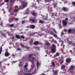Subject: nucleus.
<instances>
[{
  "instance_id": "6",
  "label": "nucleus",
  "mask_w": 75,
  "mask_h": 75,
  "mask_svg": "<svg viewBox=\"0 0 75 75\" xmlns=\"http://www.w3.org/2000/svg\"><path fill=\"white\" fill-rule=\"evenodd\" d=\"M34 59H35L34 57H32V60H30L32 62V64L31 65L32 68H33L34 67Z\"/></svg>"
},
{
  "instance_id": "54",
  "label": "nucleus",
  "mask_w": 75,
  "mask_h": 75,
  "mask_svg": "<svg viewBox=\"0 0 75 75\" xmlns=\"http://www.w3.org/2000/svg\"><path fill=\"white\" fill-rule=\"evenodd\" d=\"M25 57H23V59H25Z\"/></svg>"
},
{
  "instance_id": "13",
  "label": "nucleus",
  "mask_w": 75,
  "mask_h": 75,
  "mask_svg": "<svg viewBox=\"0 0 75 75\" xmlns=\"http://www.w3.org/2000/svg\"><path fill=\"white\" fill-rule=\"evenodd\" d=\"M39 44V42L38 41H35L34 42V44L35 45H37Z\"/></svg>"
},
{
  "instance_id": "49",
  "label": "nucleus",
  "mask_w": 75,
  "mask_h": 75,
  "mask_svg": "<svg viewBox=\"0 0 75 75\" xmlns=\"http://www.w3.org/2000/svg\"><path fill=\"white\" fill-rule=\"evenodd\" d=\"M64 31H65V32H67V30L66 29H64Z\"/></svg>"
},
{
  "instance_id": "37",
  "label": "nucleus",
  "mask_w": 75,
  "mask_h": 75,
  "mask_svg": "<svg viewBox=\"0 0 75 75\" xmlns=\"http://www.w3.org/2000/svg\"><path fill=\"white\" fill-rule=\"evenodd\" d=\"M53 36L54 37H57V35L55 34L54 33L53 34Z\"/></svg>"
},
{
  "instance_id": "24",
  "label": "nucleus",
  "mask_w": 75,
  "mask_h": 75,
  "mask_svg": "<svg viewBox=\"0 0 75 75\" xmlns=\"http://www.w3.org/2000/svg\"><path fill=\"white\" fill-rule=\"evenodd\" d=\"M45 44L46 45H47V46H50V44L48 42H46L45 43Z\"/></svg>"
},
{
  "instance_id": "27",
  "label": "nucleus",
  "mask_w": 75,
  "mask_h": 75,
  "mask_svg": "<svg viewBox=\"0 0 75 75\" xmlns=\"http://www.w3.org/2000/svg\"><path fill=\"white\" fill-rule=\"evenodd\" d=\"M53 73L54 74H58V71L56 70V71H53Z\"/></svg>"
},
{
  "instance_id": "56",
  "label": "nucleus",
  "mask_w": 75,
  "mask_h": 75,
  "mask_svg": "<svg viewBox=\"0 0 75 75\" xmlns=\"http://www.w3.org/2000/svg\"><path fill=\"white\" fill-rule=\"evenodd\" d=\"M4 4V3H2V4H1V5H3V4Z\"/></svg>"
},
{
  "instance_id": "38",
  "label": "nucleus",
  "mask_w": 75,
  "mask_h": 75,
  "mask_svg": "<svg viewBox=\"0 0 75 75\" xmlns=\"http://www.w3.org/2000/svg\"><path fill=\"white\" fill-rule=\"evenodd\" d=\"M13 26H14V24H11L10 25V27H13Z\"/></svg>"
},
{
  "instance_id": "28",
  "label": "nucleus",
  "mask_w": 75,
  "mask_h": 75,
  "mask_svg": "<svg viewBox=\"0 0 75 75\" xmlns=\"http://www.w3.org/2000/svg\"><path fill=\"white\" fill-rule=\"evenodd\" d=\"M52 42L55 43H57V41L56 40H54V39H52Z\"/></svg>"
},
{
  "instance_id": "14",
  "label": "nucleus",
  "mask_w": 75,
  "mask_h": 75,
  "mask_svg": "<svg viewBox=\"0 0 75 75\" xmlns=\"http://www.w3.org/2000/svg\"><path fill=\"white\" fill-rule=\"evenodd\" d=\"M59 53H56V55H54V57L53 58H54L55 57H58V56H59Z\"/></svg>"
},
{
  "instance_id": "57",
  "label": "nucleus",
  "mask_w": 75,
  "mask_h": 75,
  "mask_svg": "<svg viewBox=\"0 0 75 75\" xmlns=\"http://www.w3.org/2000/svg\"><path fill=\"white\" fill-rule=\"evenodd\" d=\"M41 75H46L44 74H41Z\"/></svg>"
},
{
  "instance_id": "32",
  "label": "nucleus",
  "mask_w": 75,
  "mask_h": 75,
  "mask_svg": "<svg viewBox=\"0 0 75 75\" xmlns=\"http://www.w3.org/2000/svg\"><path fill=\"white\" fill-rule=\"evenodd\" d=\"M17 57H21V54L20 53H18L17 55Z\"/></svg>"
},
{
  "instance_id": "16",
  "label": "nucleus",
  "mask_w": 75,
  "mask_h": 75,
  "mask_svg": "<svg viewBox=\"0 0 75 75\" xmlns=\"http://www.w3.org/2000/svg\"><path fill=\"white\" fill-rule=\"evenodd\" d=\"M23 62H20V64L19 65V67H20V68H22L23 67V65L21 64V63H22Z\"/></svg>"
},
{
  "instance_id": "15",
  "label": "nucleus",
  "mask_w": 75,
  "mask_h": 75,
  "mask_svg": "<svg viewBox=\"0 0 75 75\" xmlns=\"http://www.w3.org/2000/svg\"><path fill=\"white\" fill-rule=\"evenodd\" d=\"M30 20L33 23H35V20L33 18H30Z\"/></svg>"
},
{
  "instance_id": "55",
  "label": "nucleus",
  "mask_w": 75,
  "mask_h": 75,
  "mask_svg": "<svg viewBox=\"0 0 75 75\" xmlns=\"http://www.w3.org/2000/svg\"><path fill=\"white\" fill-rule=\"evenodd\" d=\"M53 31H54V32H55V33H56V31H55V29H53Z\"/></svg>"
},
{
  "instance_id": "17",
  "label": "nucleus",
  "mask_w": 75,
  "mask_h": 75,
  "mask_svg": "<svg viewBox=\"0 0 75 75\" xmlns=\"http://www.w3.org/2000/svg\"><path fill=\"white\" fill-rule=\"evenodd\" d=\"M30 28H32V29H33L35 28V26L33 25H30Z\"/></svg>"
},
{
  "instance_id": "2",
  "label": "nucleus",
  "mask_w": 75,
  "mask_h": 75,
  "mask_svg": "<svg viewBox=\"0 0 75 75\" xmlns=\"http://www.w3.org/2000/svg\"><path fill=\"white\" fill-rule=\"evenodd\" d=\"M20 2H21V5H23V6H20L19 8V10H21V9H23L24 8V7H27V4H28V2L25 1V0L22 1V0H20L19 1Z\"/></svg>"
},
{
  "instance_id": "46",
  "label": "nucleus",
  "mask_w": 75,
  "mask_h": 75,
  "mask_svg": "<svg viewBox=\"0 0 75 75\" xmlns=\"http://www.w3.org/2000/svg\"><path fill=\"white\" fill-rule=\"evenodd\" d=\"M5 1L6 3H8V1H9V0H5Z\"/></svg>"
},
{
  "instance_id": "50",
  "label": "nucleus",
  "mask_w": 75,
  "mask_h": 75,
  "mask_svg": "<svg viewBox=\"0 0 75 75\" xmlns=\"http://www.w3.org/2000/svg\"><path fill=\"white\" fill-rule=\"evenodd\" d=\"M64 35V33L63 32L61 33V35Z\"/></svg>"
},
{
  "instance_id": "41",
  "label": "nucleus",
  "mask_w": 75,
  "mask_h": 75,
  "mask_svg": "<svg viewBox=\"0 0 75 75\" xmlns=\"http://www.w3.org/2000/svg\"><path fill=\"white\" fill-rule=\"evenodd\" d=\"M17 50L18 51H21V49L20 48H18L17 49Z\"/></svg>"
},
{
  "instance_id": "48",
  "label": "nucleus",
  "mask_w": 75,
  "mask_h": 75,
  "mask_svg": "<svg viewBox=\"0 0 75 75\" xmlns=\"http://www.w3.org/2000/svg\"><path fill=\"white\" fill-rule=\"evenodd\" d=\"M21 47H24V45L22 44H21Z\"/></svg>"
},
{
  "instance_id": "64",
  "label": "nucleus",
  "mask_w": 75,
  "mask_h": 75,
  "mask_svg": "<svg viewBox=\"0 0 75 75\" xmlns=\"http://www.w3.org/2000/svg\"><path fill=\"white\" fill-rule=\"evenodd\" d=\"M27 28H29V26H27Z\"/></svg>"
},
{
  "instance_id": "59",
  "label": "nucleus",
  "mask_w": 75,
  "mask_h": 75,
  "mask_svg": "<svg viewBox=\"0 0 75 75\" xmlns=\"http://www.w3.org/2000/svg\"><path fill=\"white\" fill-rule=\"evenodd\" d=\"M37 1L39 3V1H40V0H37Z\"/></svg>"
},
{
  "instance_id": "8",
  "label": "nucleus",
  "mask_w": 75,
  "mask_h": 75,
  "mask_svg": "<svg viewBox=\"0 0 75 75\" xmlns=\"http://www.w3.org/2000/svg\"><path fill=\"white\" fill-rule=\"evenodd\" d=\"M13 20H14L15 21H18V18H10L9 20V22H12V21H13Z\"/></svg>"
},
{
  "instance_id": "22",
  "label": "nucleus",
  "mask_w": 75,
  "mask_h": 75,
  "mask_svg": "<svg viewBox=\"0 0 75 75\" xmlns=\"http://www.w3.org/2000/svg\"><path fill=\"white\" fill-rule=\"evenodd\" d=\"M31 14H32L34 16L36 15V13H35L34 12H31Z\"/></svg>"
},
{
  "instance_id": "12",
  "label": "nucleus",
  "mask_w": 75,
  "mask_h": 75,
  "mask_svg": "<svg viewBox=\"0 0 75 75\" xmlns=\"http://www.w3.org/2000/svg\"><path fill=\"white\" fill-rule=\"evenodd\" d=\"M62 23L64 25H66L67 24V22L65 20H63Z\"/></svg>"
},
{
  "instance_id": "3",
  "label": "nucleus",
  "mask_w": 75,
  "mask_h": 75,
  "mask_svg": "<svg viewBox=\"0 0 75 75\" xmlns=\"http://www.w3.org/2000/svg\"><path fill=\"white\" fill-rule=\"evenodd\" d=\"M74 66L73 65H71L70 68H69V71L70 73L72 74V75H75V71H74Z\"/></svg>"
},
{
  "instance_id": "34",
  "label": "nucleus",
  "mask_w": 75,
  "mask_h": 75,
  "mask_svg": "<svg viewBox=\"0 0 75 75\" xmlns=\"http://www.w3.org/2000/svg\"><path fill=\"white\" fill-rule=\"evenodd\" d=\"M72 4H73V6H75V2H72Z\"/></svg>"
},
{
  "instance_id": "42",
  "label": "nucleus",
  "mask_w": 75,
  "mask_h": 75,
  "mask_svg": "<svg viewBox=\"0 0 75 75\" xmlns=\"http://www.w3.org/2000/svg\"><path fill=\"white\" fill-rule=\"evenodd\" d=\"M15 12H17L18 11V9H16L14 11Z\"/></svg>"
},
{
  "instance_id": "5",
  "label": "nucleus",
  "mask_w": 75,
  "mask_h": 75,
  "mask_svg": "<svg viewBox=\"0 0 75 75\" xmlns=\"http://www.w3.org/2000/svg\"><path fill=\"white\" fill-rule=\"evenodd\" d=\"M56 46L55 45H52V53H55L56 51Z\"/></svg>"
},
{
  "instance_id": "44",
  "label": "nucleus",
  "mask_w": 75,
  "mask_h": 75,
  "mask_svg": "<svg viewBox=\"0 0 75 75\" xmlns=\"http://www.w3.org/2000/svg\"><path fill=\"white\" fill-rule=\"evenodd\" d=\"M12 56H13V58H15V55L13 54Z\"/></svg>"
},
{
  "instance_id": "4",
  "label": "nucleus",
  "mask_w": 75,
  "mask_h": 75,
  "mask_svg": "<svg viewBox=\"0 0 75 75\" xmlns=\"http://www.w3.org/2000/svg\"><path fill=\"white\" fill-rule=\"evenodd\" d=\"M74 13H71L70 17V21L71 22H74V21H75V17H74Z\"/></svg>"
},
{
  "instance_id": "47",
  "label": "nucleus",
  "mask_w": 75,
  "mask_h": 75,
  "mask_svg": "<svg viewBox=\"0 0 75 75\" xmlns=\"http://www.w3.org/2000/svg\"><path fill=\"white\" fill-rule=\"evenodd\" d=\"M0 25H1L2 26L3 25V23L2 22L1 23V24H0Z\"/></svg>"
},
{
  "instance_id": "19",
  "label": "nucleus",
  "mask_w": 75,
  "mask_h": 75,
  "mask_svg": "<svg viewBox=\"0 0 75 75\" xmlns=\"http://www.w3.org/2000/svg\"><path fill=\"white\" fill-rule=\"evenodd\" d=\"M63 62H64V58H63L62 57V60L60 61V63L61 64H62Z\"/></svg>"
},
{
  "instance_id": "43",
  "label": "nucleus",
  "mask_w": 75,
  "mask_h": 75,
  "mask_svg": "<svg viewBox=\"0 0 75 75\" xmlns=\"http://www.w3.org/2000/svg\"><path fill=\"white\" fill-rule=\"evenodd\" d=\"M17 61H13L12 62V63H16Z\"/></svg>"
},
{
  "instance_id": "30",
  "label": "nucleus",
  "mask_w": 75,
  "mask_h": 75,
  "mask_svg": "<svg viewBox=\"0 0 75 75\" xmlns=\"http://www.w3.org/2000/svg\"><path fill=\"white\" fill-rule=\"evenodd\" d=\"M33 54H32L29 55V58H31V57L33 56Z\"/></svg>"
},
{
  "instance_id": "52",
  "label": "nucleus",
  "mask_w": 75,
  "mask_h": 75,
  "mask_svg": "<svg viewBox=\"0 0 75 75\" xmlns=\"http://www.w3.org/2000/svg\"><path fill=\"white\" fill-rule=\"evenodd\" d=\"M14 39V36H13L12 37V39L13 40Z\"/></svg>"
},
{
  "instance_id": "61",
  "label": "nucleus",
  "mask_w": 75,
  "mask_h": 75,
  "mask_svg": "<svg viewBox=\"0 0 75 75\" xmlns=\"http://www.w3.org/2000/svg\"><path fill=\"white\" fill-rule=\"evenodd\" d=\"M13 0H11L10 1V2H11V1H13Z\"/></svg>"
},
{
  "instance_id": "45",
  "label": "nucleus",
  "mask_w": 75,
  "mask_h": 75,
  "mask_svg": "<svg viewBox=\"0 0 75 75\" xmlns=\"http://www.w3.org/2000/svg\"><path fill=\"white\" fill-rule=\"evenodd\" d=\"M47 18H48V17H47V16L45 18H44L43 20H47Z\"/></svg>"
},
{
  "instance_id": "23",
  "label": "nucleus",
  "mask_w": 75,
  "mask_h": 75,
  "mask_svg": "<svg viewBox=\"0 0 75 75\" xmlns=\"http://www.w3.org/2000/svg\"><path fill=\"white\" fill-rule=\"evenodd\" d=\"M36 65L37 66V68H38V67H39V65H40V63H39L38 62H37V63H36Z\"/></svg>"
},
{
  "instance_id": "18",
  "label": "nucleus",
  "mask_w": 75,
  "mask_h": 75,
  "mask_svg": "<svg viewBox=\"0 0 75 75\" xmlns=\"http://www.w3.org/2000/svg\"><path fill=\"white\" fill-rule=\"evenodd\" d=\"M65 66L64 65H63L61 66V69H62L64 70V69H65Z\"/></svg>"
},
{
  "instance_id": "63",
  "label": "nucleus",
  "mask_w": 75,
  "mask_h": 75,
  "mask_svg": "<svg viewBox=\"0 0 75 75\" xmlns=\"http://www.w3.org/2000/svg\"><path fill=\"white\" fill-rule=\"evenodd\" d=\"M0 64H1V61H0Z\"/></svg>"
},
{
  "instance_id": "11",
  "label": "nucleus",
  "mask_w": 75,
  "mask_h": 75,
  "mask_svg": "<svg viewBox=\"0 0 75 75\" xmlns=\"http://www.w3.org/2000/svg\"><path fill=\"white\" fill-rule=\"evenodd\" d=\"M10 55V53L8 52H6L5 54V56L6 57H8Z\"/></svg>"
},
{
  "instance_id": "58",
  "label": "nucleus",
  "mask_w": 75,
  "mask_h": 75,
  "mask_svg": "<svg viewBox=\"0 0 75 75\" xmlns=\"http://www.w3.org/2000/svg\"><path fill=\"white\" fill-rule=\"evenodd\" d=\"M4 14L6 13H5V11H4Z\"/></svg>"
},
{
  "instance_id": "51",
  "label": "nucleus",
  "mask_w": 75,
  "mask_h": 75,
  "mask_svg": "<svg viewBox=\"0 0 75 75\" xmlns=\"http://www.w3.org/2000/svg\"><path fill=\"white\" fill-rule=\"evenodd\" d=\"M68 18H65V20L66 21H68Z\"/></svg>"
},
{
  "instance_id": "9",
  "label": "nucleus",
  "mask_w": 75,
  "mask_h": 75,
  "mask_svg": "<svg viewBox=\"0 0 75 75\" xmlns=\"http://www.w3.org/2000/svg\"><path fill=\"white\" fill-rule=\"evenodd\" d=\"M74 31L75 30L73 29H69L68 30V32L69 33H73V32H74Z\"/></svg>"
},
{
  "instance_id": "62",
  "label": "nucleus",
  "mask_w": 75,
  "mask_h": 75,
  "mask_svg": "<svg viewBox=\"0 0 75 75\" xmlns=\"http://www.w3.org/2000/svg\"><path fill=\"white\" fill-rule=\"evenodd\" d=\"M62 44H64V42H62Z\"/></svg>"
},
{
  "instance_id": "31",
  "label": "nucleus",
  "mask_w": 75,
  "mask_h": 75,
  "mask_svg": "<svg viewBox=\"0 0 75 75\" xmlns=\"http://www.w3.org/2000/svg\"><path fill=\"white\" fill-rule=\"evenodd\" d=\"M25 38V37L23 35H21L20 37V38H23V39H24Z\"/></svg>"
},
{
  "instance_id": "39",
  "label": "nucleus",
  "mask_w": 75,
  "mask_h": 75,
  "mask_svg": "<svg viewBox=\"0 0 75 75\" xmlns=\"http://www.w3.org/2000/svg\"><path fill=\"white\" fill-rule=\"evenodd\" d=\"M48 11H52V8H51L50 9L49 8L48 9Z\"/></svg>"
},
{
  "instance_id": "29",
  "label": "nucleus",
  "mask_w": 75,
  "mask_h": 75,
  "mask_svg": "<svg viewBox=\"0 0 75 75\" xmlns=\"http://www.w3.org/2000/svg\"><path fill=\"white\" fill-rule=\"evenodd\" d=\"M39 22L40 23H41V24L43 23V21H42L41 20H39Z\"/></svg>"
},
{
  "instance_id": "26",
  "label": "nucleus",
  "mask_w": 75,
  "mask_h": 75,
  "mask_svg": "<svg viewBox=\"0 0 75 75\" xmlns=\"http://www.w3.org/2000/svg\"><path fill=\"white\" fill-rule=\"evenodd\" d=\"M57 16V13H52V17H53V16Z\"/></svg>"
},
{
  "instance_id": "25",
  "label": "nucleus",
  "mask_w": 75,
  "mask_h": 75,
  "mask_svg": "<svg viewBox=\"0 0 75 75\" xmlns=\"http://www.w3.org/2000/svg\"><path fill=\"white\" fill-rule=\"evenodd\" d=\"M2 52V46H1L0 48V54H1Z\"/></svg>"
},
{
  "instance_id": "7",
  "label": "nucleus",
  "mask_w": 75,
  "mask_h": 75,
  "mask_svg": "<svg viewBox=\"0 0 75 75\" xmlns=\"http://www.w3.org/2000/svg\"><path fill=\"white\" fill-rule=\"evenodd\" d=\"M9 8V9H8V11L10 12V13L11 15H12V14H13V11L11 10L12 8L11 7L8 6L7 7V8Z\"/></svg>"
},
{
  "instance_id": "10",
  "label": "nucleus",
  "mask_w": 75,
  "mask_h": 75,
  "mask_svg": "<svg viewBox=\"0 0 75 75\" xmlns=\"http://www.w3.org/2000/svg\"><path fill=\"white\" fill-rule=\"evenodd\" d=\"M63 9L64 11H69V9L68 8H67L65 7L63 8Z\"/></svg>"
},
{
  "instance_id": "20",
  "label": "nucleus",
  "mask_w": 75,
  "mask_h": 75,
  "mask_svg": "<svg viewBox=\"0 0 75 75\" xmlns=\"http://www.w3.org/2000/svg\"><path fill=\"white\" fill-rule=\"evenodd\" d=\"M16 37L17 38H18V39L20 38V37L19 35H16Z\"/></svg>"
},
{
  "instance_id": "60",
  "label": "nucleus",
  "mask_w": 75,
  "mask_h": 75,
  "mask_svg": "<svg viewBox=\"0 0 75 75\" xmlns=\"http://www.w3.org/2000/svg\"><path fill=\"white\" fill-rule=\"evenodd\" d=\"M1 64H0V67H1Z\"/></svg>"
},
{
  "instance_id": "36",
  "label": "nucleus",
  "mask_w": 75,
  "mask_h": 75,
  "mask_svg": "<svg viewBox=\"0 0 75 75\" xmlns=\"http://www.w3.org/2000/svg\"><path fill=\"white\" fill-rule=\"evenodd\" d=\"M8 59H4L2 61H3V62H5V61H6Z\"/></svg>"
},
{
  "instance_id": "35",
  "label": "nucleus",
  "mask_w": 75,
  "mask_h": 75,
  "mask_svg": "<svg viewBox=\"0 0 75 75\" xmlns=\"http://www.w3.org/2000/svg\"><path fill=\"white\" fill-rule=\"evenodd\" d=\"M50 33V34H51L52 35H54V32H53L52 31H51Z\"/></svg>"
},
{
  "instance_id": "33",
  "label": "nucleus",
  "mask_w": 75,
  "mask_h": 75,
  "mask_svg": "<svg viewBox=\"0 0 75 75\" xmlns=\"http://www.w3.org/2000/svg\"><path fill=\"white\" fill-rule=\"evenodd\" d=\"M51 64L53 65V66H54L55 65V63L54 62H52Z\"/></svg>"
},
{
  "instance_id": "21",
  "label": "nucleus",
  "mask_w": 75,
  "mask_h": 75,
  "mask_svg": "<svg viewBox=\"0 0 75 75\" xmlns=\"http://www.w3.org/2000/svg\"><path fill=\"white\" fill-rule=\"evenodd\" d=\"M71 61V59H66V62H69Z\"/></svg>"
},
{
  "instance_id": "1",
  "label": "nucleus",
  "mask_w": 75,
  "mask_h": 75,
  "mask_svg": "<svg viewBox=\"0 0 75 75\" xmlns=\"http://www.w3.org/2000/svg\"><path fill=\"white\" fill-rule=\"evenodd\" d=\"M28 67V64L27 63H25V64L24 67L23 69L22 68L20 70V71H19V75H33V73L28 74L25 73L24 72H30L32 70V69L31 68L30 69V70L29 71L27 69V67Z\"/></svg>"
},
{
  "instance_id": "53",
  "label": "nucleus",
  "mask_w": 75,
  "mask_h": 75,
  "mask_svg": "<svg viewBox=\"0 0 75 75\" xmlns=\"http://www.w3.org/2000/svg\"><path fill=\"white\" fill-rule=\"evenodd\" d=\"M33 41V40L32 39H31L30 40V42H32Z\"/></svg>"
},
{
  "instance_id": "40",
  "label": "nucleus",
  "mask_w": 75,
  "mask_h": 75,
  "mask_svg": "<svg viewBox=\"0 0 75 75\" xmlns=\"http://www.w3.org/2000/svg\"><path fill=\"white\" fill-rule=\"evenodd\" d=\"M25 21H22V24H24V23H25Z\"/></svg>"
}]
</instances>
